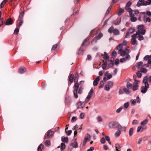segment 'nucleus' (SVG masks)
<instances>
[{
	"label": "nucleus",
	"mask_w": 151,
	"mask_h": 151,
	"mask_svg": "<svg viewBox=\"0 0 151 151\" xmlns=\"http://www.w3.org/2000/svg\"><path fill=\"white\" fill-rule=\"evenodd\" d=\"M147 81L148 77L146 76L144 78L143 80V83L144 84V86H142L140 88L141 92L142 93H146L149 88V85Z\"/></svg>",
	"instance_id": "1"
},
{
	"label": "nucleus",
	"mask_w": 151,
	"mask_h": 151,
	"mask_svg": "<svg viewBox=\"0 0 151 151\" xmlns=\"http://www.w3.org/2000/svg\"><path fill=\"white\" fill-rule=\"evenodd\" d=\"M123 46V44L122 43L120 44L116 47V49L119 50L118 51V53L122 57L124 56L126 54H128L129 52V50L127 49H126L124 50L122 49Z\"/></svg>",
	"instance_id": "2"
},
{
	"label": "nucleus",
	"mask_w": 151,
	"mask_h": 151,
	"mask_svg": "<svg viewBox=\"0 0 151 151\" xmlns=\"http://www.w3.org/2000/svg\"><path fill=\"white\" fill-rule=\"evenodd\" d=\"M79 87V85L78 83H75L74 86L73 87V94L74 97L77 99L78 98V95L77 94V91Z\"/></svg>",
	"instance_id": "3"
},
{
	"label": "nucleus",
	"mask_w": 151,
	"mask_h": 151,
	"mask_svg": "<svg viewBox=\"0 0 151 151\" xmlns=\"http://www.w3.org/2000/svg\"><path fill=\"white\" fill-rule=\"evenodd\" d=\"M108 71H106L105 72L104 75L103 80L104 81H106L107 80L110 79L112 77V73L111 74H108Z\"/></svg>",
	"instance_id": "4"
},
{
	"label": "nucleus",
	"mask_w": 151,
	"mask_h": 151,
	"mask_svg": "<svg viewBox=\"0 0 151 151\" xmlns=\"http://www.w3.org/2000/svg\"><path fill=\"white\" fill-rule=\"evenodd\" d=\"M143 14L144 15L143 18V21L145 23H146L147 22H150L151 21V18L149 17H146L145 15V12H142L140 13V15H141Z\"/></svg>",
	"instance_id": "5"
},
{
	"label": "nucleus",
	"mask_w": 151,
	"mask_h": 151,
	"mask_svg": "<svg viewBox=\"0 0 151 151\" xmlns=\"http://www.w3.org/2000/svg\"><path fill=\"white\" fill-rule=\"evenodd\" d=\"M137 35L134 34L132 36V38L131 40V42L133 45L137 44L136 37Z\"/></svg>",
	"instance_id": "6"
},
{
	"label": "nucleus",
	"mask_w": 151,
	"mask_h": 151,
	"mask_svg": "<svg viewBox=\"0 0 151 151\" xmlns=\"http://www.w3.org/2000/svg\"><path fill=\"white\" fill-rule=\"evenodd\" d=\"M130 58V56L129 54H127L125 58H123L120 59V62L121 63H123L127 60H129Z\"/></svg>",
	"instance_id": "7"
},
{
	"label": "nucleus",
	"mask_w": 151,
	"mask_h": 151,
	"mask_svg": "<svg viewBox=\"0 0 151 151\" xmlns=\"http://www.w3.org/2000/svg\"><path fill=\"white\" fill-rule=\"evenodd\" d=\"M139 83V81L138 80H135L133 84V91L136 90L138 87V84Z\"/></svg>",
	"instance_id": "8"
},
{
	"label": "nucleus",
	"mask_w": 151,
	"mask_h": 151,
	"mask_svg": "<svg viewBox=\"0 0 151 151\" xmlns=\"http://www.w3.org/2000/svg\"><path fill=\"white\" fill-rule=\"evenodd\" d=\"M91 136L88 134H87L85 136L84 139L83 140V145H85L87 141L90 140L91 138Z\"/></svg>",
	"instance_id": "9"
},
{
	"label": "nucleus",
	"mask_w": 151,
	"mask_h": 151,
	"mask_svg": "<svg viewBox=\"0 0 151 151\" xmlns=\"http://www.w3.org/2000/svg\"><path fill=\"white\" fill-rule=\"evenodd\" d=\"M85 104V103L84 102H79L77 103L76 106L78 108L82 109L84 107Z\"/></svg>",
	"instance_id": "10"
},
{
	"label": "nucleus",
	"mask_w": 151,
	"mask_h": 151,
	"mask_svg": "<svg viewBox=\"0 0 151 151\" xmlns=\"http://www.w3.org/2000/svg\"><path fill=\"white\" fill-rule=\"evenodd\" d=\"M135 30L134 28H131L130 29L129 31L127 33L125 37H128V36H129L131 34L135 32Z\"/></svg>",
	"instance_id": "11"
},
{
	"label": "nucleus",
	"mask_w": 151,
	"mask_h": 151,
	"mask_svg": "<svg viewBox=\"0 0 151 151\" xmlns=\"http://www.w3.org/2000/svg\"><path fill=\"white\" fill-rule=\"evenodd\" d=\"M53 134V132L51 130H48L46 133L47 138L49 139L52 137Z\"/></svg>",
	"instance_id": "12"
},
{
	"label": "nucleus",
	"mask_w": 151,
	"mask_h": 151,
	"mask_svg": "<svg viewBox=\"0 0 151 151\" xmlns=\"http://www.w3.org/2000/svg\"><path fill=\"white\" fill-rule=\"evenodd\" d=\"M144 26L143 25L141 24L137 26L138 30L136 31V34L139 35L140 34V32L141 30L143 29Z\"/></svg>",
	"instance_id": "13"
},
{
	"label": "nucleus",
	"mask_w": 151,
	"mask_h": 151,
	"mask_svg": "<svg viewBox=\"0 0 151 151\" xmlns=\"http://www.w3.org/2000/svg\"><path fill=\"white\" fill-rule=\"evenodd\" d=\"M26 71V68H25L22 67L20 68L18 70V72L19 73L22 74L25 72Z\"/></svg>",
	"instance_id": "14"
},
{
	"label": "nucleus",
	"mask_w": 151,
	"mask_h": 151,
	"mask_svg": "<svg viewBox=\"0 0 151 151\" xmlns=\"http://www.w3.org/2000/svg\"><path fill=\"white\" fill-rule=\"evenodd\" d=\"M71 145L73 147L76 148L78 147V144L76 142L74 141L70 143Z\"/></svg>",
	"instance_id": "15"
},
{
	"label": "nucleus",
	"mask_w": 151,
	"mask_h": 151,
	"mask_svg": "<svg viewBox=\"0 0 151 151\" xmlns=\"http://www.w3.org/2000/svg\"><path fill=\"white\" fill-rule=\"evenodd\" d=\"M103 36V35L102 33H100L98 36L97 37H96L94 38L93 40L91 41V43H93V41L95 40L96 39L97 40L100 39L101 37H102Z\"/></svg>",
	"instance_id": "16"
},
{
	"label": "nucleus",
	"mask_w": 151,
	"mask_h": 151,
	"mask_svg": "<svg viewBox=\"0 0 151 151\" xmlns=\"http://www.w3.org/2000/svg\"><path fill=\"white\" fill-rule=\"evenodd\" d=\"M12 24V19L11 18H9L6 20L5 25H9Z\"/></svg>",
	"instance_id": "17"
},
{
	"label": "nucleus",
	"mask_w": 151,
	"mask_h": 151,
	"mask_svg": "<svg viewBox=\"0 0 151 151\" xmlns=\"http://www.w3.org/2000/svg\"><path fill=\"white\" fill-rule=\"evenodd\" d=\"M110 63L108 65V68L106 69H108L112 67L114 65V60H110Z\"/></svg>",
	"instance_id": "18"
},
{
	"label": "nucleus",
	"mask_w": 151,
	"mask_h": 151,
	"mask_svg": "<svg viewBox=\"0 0 151 151\" xmlns=\"http://www.w3.org/2000/svg\"><path fill=\"white\" fill-rule=\"evenodd\" d=\"M61 140L62 142L67 143L68 142V137H65L64 136L61 137Z\"/></svg>",
	"instance_id": "19"
},
{
	"label": "nucleus",
	"mask_w": 151,
	"mask_h": 151,
	"mask_svg": "<svg viewBox=\"0 0 151 151\" xmlns=\"http://www.w3.org/2000/svg\"><path fill=\"white\" fill-rule=\"evenodd\" d=\"M74 76L73 74H70L68 77V80L70 83L73 82V79Z\"/></svg>",
	"instance_id": "20"
},
{
	"label": "nucleus",
	"mask_w": 151,
	"mask_h": 151,
	"mask_svg": "<svg viewBox=\"0 0 151 151\" xmlns=\"http://www.w3.org/2000/svg\"><path fill=\"white\" fill-rule=\"evenodd\" d=\"M148 121V120L147 118H146L144 120H143L142 121L141 123L140 124L141 125H144L146 124L147 123Z\"/></svg>",
	"instance_id": "21"
},
{
	"label": "nucleus",
	"mask_w": 151,
	"mask_h": 151,
	"mask_svg": "<svg viewBox=\"0 0 151 151\" xmlns=\"http://www.w3.org/2000/svg\"><path fill=\"white\" fill-rule=\"evenodd\" d=\"M145 2H144L143 3L140 2L139 1L137 2V6L138 7H139L141 6L142 5H145L146 6V5H145L144 4H146L145 3Z\"/></svg>",
	"instance_id": "22"
},
{
	"label": "nucleus",
	"mask_w": 151,
	"mask_h": 151,
	"mask_svg": "<svg viewBox=\"0 0 151 151\" xmlns=\"http://www.w3.org/2000/svg\"><path fill=\"white\" fill-rule=\"evenodd\" d=\"M140 71L142 73H145L147 72V70L144 68H141Z\"/></svg>",
	"instance_id": "23"
},
{
	"label": "nucleus",
	"mask_w": 151,
	"mask_h": 151,
	"mask_svg": "<svg viewBox=\"0 0 151 151\" xmlns=\"http://www.w3.org/2000/svg\"><path fill=\"white\" fill-rule=\"evenodd\" d=\"M121 133V131L120 130L117 131L115 134V137H117L119 136Z\"/></svg>",
	"instance_id": "24"
},
{
	"label": "nucleus",
	"mask_w": 151,
	"mask_h": 151,
	"mask_svg": "<svg viewBox=\"0 0 151 151\" xmlns=\"http://www.w3.org/2000/svg\"><path fill=\"white\" fill-rule=\"evenodd\" d=\"M133 130L134 129L133 128H130L129 130V135L130 136H131L132 135L133 133Z\"/></svg>",
	"instance_id": "25"
},
{
	"label": "nucleus",
	"mask_w": 151,
	"mask_h": 151,
	"mask_svg": "<svg viewBox=\"0 0 151 151\" xmlns=\"http://www.w3.org/2000/svg\"><path fill=\"white\" fill-rule=\"evenodd\" d=\"M123 90L127 94H129L130 93L129 90L127 88H123Z\"/></svg>",
	"instance_id": "26"
},
{
	"label": "nucleus",
	"mask_w": 151,
	"mask_h": 151,
	"mask_svg": "<svg viewBox=\"0 0 151 151\" xmlns=\"http://www.w3.org/2000/svg\"><path fill=\"white\" fill-rule=\"evenodd\" d=\"M107 63L106 62H104V63L102 65V68L103 70L106 69V68L107 67Z\"/></svg>",
	"instance_id": "27"
},
{
	"label": "nucleus",
	"mask_w": 151,
	"mask_h": 151,
	"mask_svg": "<svg viewBox=\"0 0 151 151\" xmlns=\"http://www.w3.org/2000/svg\"><path fill=\"white\" fill-rule=\"evenodd\" d=\"M113 33L116 35H118L119 34V32L118 29H115L113 30Z\"/></svg>",
	"instance_id": "28"
},
{
	"label": "nucleus",
	"mask_w": 151,
	"mask_h": 151,
	"mask_svg": "<svg viewBox=\"0 0 151 151\" xmlns=\"http://www.w3.org/2000/svg\"><path fill=\"white\" fill-rule=\"evenodd\" d=\"M116 151H120L119 149L120 148V146L118 144H116L115 145Z\"/></svg>",
	"instance_id": "29"
},
{
	"label": "nucleus",
	"mask_w": 151,
	"mask_h": 151,
	"mask_svg": "<svg viewBox=\"0 0 151 151\" xmlns=\"http://www.w3.org/2000/svg\"><path fill=\"white\" fill-rule=\"evenodd\" d=\"M124 12V10L123 9L120 8L119 9V11L118 13V14L119 16L121 15Z\"/></svg>",
	"instance_id": "30"
},
{
	"label": "nucleus",
	"mask_w": 151,
	"mask_h": 151,
	"mask_svg": "<svg viewBox=\"0 0 151 151\" xmlns=\"http://www.w3.org/2000/svg\"><path fill=\"white\" fill-rule=\"evenodd\" d=\"M115 125L116 126V127L118 129H120L122 128V126L121 125L119 124L118 123H116Z\"/></svg>",
	"instance_id": "31"
},
{
	"label": "nucleus",
	"mask_w": 151,
	"mask_h": 151,
	"mask_svg": "<svg viewBox=\"0 0 151 151\" xmlns=\"http://www.w3.org/2000/svg\"><path fill=\"white\" fill-rule=\"evenodd\" d=\"M109 58V56L107 53L106 52H104V60H107Z\"/></svg>",
	"instance_id": "32"
},
{
	"label": "nucleus",
	"mask_w": 151,
	"mask_h": 151,
	"mask_svg": "<svg viewBox=\"0 0 151 151\" xmlns=\"http://www.w3.org/2000/svg\"><path fill=\"white\" fill-rule=\"evenodd\" d=\"M142 64L143 63L142 62H140L136 63V66L138 68H139L140 66L142 65Z\"/></svg>",
	"instance_id": "33"
},
{
	"label": "nucleus",
	"mask_w": 151,
	"mask_h": 151,
	"mask_svg": "<svg viewBox=\"0 0 151 151\" xmlns=\"http://www.w3.org/2000/svg\"><path fill=\"white\" fill-rule=\"evenodd\" d=\"M43 146L41 144H40L38 147L37 148L38 151H41L42 149H43Z\"/></svg>",
	"instance_id": "34"
},
{
	"label": "nucleus",
	"mask_w": 151,
	"mask_h": 151,
	"mask_svg": "<svg viewBox=\"0 0 151 151\" xmlns=\"http://www.w3.org/2000/svg\"><path fill=\"white\" fill-rule=\"evenodd\" d=\"M137 75L138 78H140L141 77L142 75V74L141 73V72L140 71H139L137 73Z\"/></svg>",
	"instance_id": "35"
},
{
	"label": "nucleus",
	"mask_w": 151,
	"mask_h": 151,
	"mask_svg": "<svg viewBox=\"0 0 151 151\" xmlns=\"http://www.w3.org/2000/svg\"><path fill=\"white\" fill-rule=\"evenodd\" d=\"M138 35V36L137 37V39L141 41L144 39V37L142 35H140L139 34Z\"/></svg>",
	"instance_id": "36"
},
{
	"label": "nucleus",
	"mask_w": 151,
	"mask_h": 151,
	"mask_svg": "<svg viewBox=\"0 0 151 151\" xmlns=\"http://www.w3.org/2000/svg\"><path fill=\"white\" fill-rule=\"evenodd\" d=\"M104 84V81H100V83L99 84V88H101L103 87Z\"/></svg>",
	"instance_id": "37"
},
{
	"label": "nucleus",
	"mask_w": 151,
	"mask_h": 151,
	"mask_svg": "<svg viewBox=\"0 0 151 151\" xmlns=\"http://www.w3.org/2000/svg\"><path fill=\"white\" fill-rule=\"evenodd\" d=\"M78 75L77 73H76L75 75V78H74V82H76V83H77V82L78 81Z\"/></svg>",
	"instance_id": "38"
},
{
	"label": "nucleus",
	"mask_w": 151,
	"mask_h": 151,
	"mask_svg": "<svg viewBox=\"0 0 151 151\" xmlns=\"http://www.w3.org/2000/svg\"><path fill=\"white\" fill-rule=\"evenodd\" d=\"M45 146H50V142L49 140H47L45 143Z\"/></svg>",
	"instance_id": "39"
},
{
	"label": "nucleus",
	"mask_w": 151,
	"mask_h": 151,
	"mask_svg": "<svg viewBox=\"0 0 151 151\" xmlns=\"http://www.w3.org/2000/svg\"><path fill=\"white\" fill-rule=\"evenodd\" d=\"M22 19H21V18L20 16V17L19 19V20L20 21V22H19V26H21L23 22Z\"/></svg>",
	"instance_id": "40"
},
{
	"label": "nucleus",
	"mask_w": 151,
	"mask_h": 151,
	"mask_svg": "<svg viewBox=\"0 0 151 151\" xmlns=\"http://www.w3.org/2000/svg\"><path fill=\"white\" fill-rule=\"evenodd\" d=\"M123 109L122 106H121L118 109H117L116 111L117 113H119Z\"/></svg>",
	"instance_id": "41"
},
{
	"label": "nucleus",
	"mask_w": 151,
	"mask_h": 151,
	"mask_svg": "<svg viewBox=\"0 0 151 151\" xmlns=\"http://www.w3.org/2000/svg\"><path fill=\"white\" fill-rule=\"evenodd\" d=\"M113 26H111L108 29V31L109 33H111L112 32H113Z\"/></svg>",
	"instance_id": "42"
},
{
	"label": "nucleus",
	"mask_w": 151,
	"mask_h": 151,
	"mask_svg": "<svg viewBox=\"0 0 151 151\" xmlns=\"http://www.w3.org/2000/svg\"><path fill=\"white\" fill-rule=\"evenodd\" d=\"M107 84L110 87H111L113 86V83L111 81H109L108 82Z\"/></svg>",
	"instance_id": "43"
},
{
	"label": "nucleus",
	"mask_w": 151,
	"mask_h": 151,
	"mask_svg": "<svg viewBox=\"0 0 151 151\" xmlns=\"http://www.w3.org/2000/svg\"><path fill=\"white\" fill-rule=\"evenodd\" d=\"M110 87L107 84L105 85L104 87V89L107 91H109Z\"/></svg>",
	"instance_id": "44"
},
{
	"label": "nucleus",
	"mask_w": 151,
	"mask_h": 151,
	"mask_svg": "<svg viewBox=\"0 0 151 151\" xmlns=\"http://www.w3.org/2000/svg\"><path fill=\"white\" fill-rule=\"evenodd\" d=\"M129 105V103L127 102L125 103L124 104V107L125 108H127Z\"/></svg>",
	"instance_id": "45"
},
{
	"label": "nucleus",
	"mask_w": 151,
	"mask_h": 151,
	"mask_svg": "<svg viewBox=\"0 0 151 151\" xmlns=\"http://www.w3.org/2000/svg\"><path fill=\"white\" fill-rule=\"evenodd\" d=\"M130 101L131 103V104L132 105H134L136 103V99H132Z\"/></svg>",
	"instance_id": "46"
},
{
	"label": "nucleus",
	"mask_w": 151,
	"mask_h": 151,
	"mask_svg": "<svg viewBox=\"0 0 151 151\" xmlns=\"http://www.w3.org/2000/svg\"><path fill=\"white\" fill-rule=\"evenodd\" d=\"M88 40V37L86 38L84 40L81 46H83L85 45V44L86 42H87V41Z\"/></svg>",
	"instance_id": "47"
},
{
	"label": "nucleus",
	"mask_w": 151,
	"mask_h": 151,
	"mask_svg": "<svg viewBox=\"0 0 151 151\" xmlns=\"http://www.w3.org/2000/svg\"><path fill=\"white\" fill-rule=\"evenodd\" d=\"M137 19L136 17H131V20L132 22H134L137 21Z\"/></svg>",
	"instance_id": "48"
},
{
	"label": "nucleus",
	"mask_w": 151,
	"mask_h": 151,
	"mask_svg": "<svg viewBox=\"0 0 151 151\" xmlns=\"http://www.w3.org/2000/svg\"><path fill=\"white\" fill-rule=\"evenodd\" d=\"M125 8L127 11L129 12V13L133 11L129 7H126Z\"/></svg>",
	"instance_id": "49"
},
{
	"label": "nucleus",
	"mask_w": 151,
	"mask_h": 151,
	"mask_svg": "<svg viewBox=\"0 0 151 151\" xmlns=\"http://www.w3.org/2000/svg\"><path fill=\"white\" fill-rule=\"evenodd\" d=\"M61 149L62 150L64 149L65 147V144L62 143L61 144Z\"/></svg>",
	"instance_id": "50"
},
{
	"label": "nucleus",
	"mask_w": 151,
	"mask_h": 151,
	"mask_svg": "<svg viewBox=\"0 0 151 151\" xmlns=\"http://www.w3.org/2000/svg\"><path fill=\"white\" fill-rule=\"evenodd\" d=\"M132 86V84L129 83H128L127 84V87L129 88H131Z\"/></svg>",
	"instance_id": "51"
},
{
	"label": "nucleus",
	"mask_w": 151,
	"mask_h": 151,
	"mask_svg": "<svg viewBox=\"0 0 151 151\" xmlns=\"http://www.w3.org/2000/svg\"><path fill=\"white\" fill-rule=\"evenodd\" d=\"M19 32V29L18 28H16L14 31V34L17 35Z\"/></svg>",
	"instance_id": "52"
},
{
	"label": "nucleus",
	"mask_w": 151,
	"mask_h": 151,
	"mask_svg": "<svg viewBox=\"0 0 151 151\" xmlns=\"http://www.w3.org/2000/svg\"><path fill=\"white\" fill-rule=\"evenodd\" d=\"M145 33V30L144 29L141 30L140 32V33L142 35H144Z\"/></svg>",
	"instance_id": "53"
},
{
	"label": "nucleus",
	"mask_w": 151,
	"mask_h": 151,
	"mask_svg": "<svg viewBox=\"0 0 151 151\" xmlns=\"http://www.w3.org/2000/svg\"><path fill=\"white\" fill-rule=\"evenodd\" d=\"M77 120V118L75 116H73L71 119V122H74L76 121Z\"/></svg>",
	"instance_id": "54"
},
{
	"label": "nucleus",
	"mask_w": 151,
	"mask_h": 151,
	"mask_svg": "<svg viewBox=\"0 0 151 151\" xmlns=\"http://www.w3.org/2000/svg\"><path fill=\"white\" fill-rule=\"evenodd\" d=\"M145 3L146 4H144L145 5H148L150 4H151V0H148L146 1H145Z\"/></svg>",
	"instance_id": "55"
},
{
	"label": "nucleus",
	"mask_w": 151,
	"mask_h": 151,
	"mask_svg": "<svg viewBox=\"0 0 151 151\" xmlns=\"http://www.w3.org/2000/svg\"><path fill=\"white\" fill-rule=\"evenodd\" d=\"M85 114L84 113H81L80 115V117L81 119H83L84 117Z\"/></svg>",
	"instance_id": "56"
},
{
	"label": "nucleus",
	"mask_w": 151,
	"mask_h": 151,
	"mask_svg": "<svg viewBox=\"0 0 151 151\" xmlns=\"http://www.w3.org/2000/svg\"><path fill=\"white\" fill-rule=\"evenodd\" d=\"M6 3V1H5V0L3 1L1 3L0 5L1 8H2L4 6V4Z\"/></svg>",
	"instance_id": "57"
},
{
	"label": "nucleus",
	"mask_w": 151,
	"mask_h": 151,
	"mask_svg": "<svg viewBox=\"0 0 151 151\" xmlns=\"http://www.w3.org/2000/svg\"><path fill=\"white\" fill-rule=\"evenodd\" d=\"M139 122H138L136 120H134L132 122V124H138Z\"/></svg>",
	"instance_id": "58"
},
{
	"label": "nucleus",
	"mask_w": 151,
	"mask_h": 151,
	"mask_svg": "<svg viewBox=\"0 0 151 151\" xmlns=\"http://www.w3.org/2000/svg\"><path fill=\"white\" fill-rule=\"evenodd\" d=\"M142 138H139L137 142V144L138 145H139L141 143V142L142 141Z\"/></svg>",
	"instance_id": "59"
},
{
	"label": "nucleus",
	"mask_w": 151,
	"mask_h": 151,
	"mask_svg": "<svg viewBox=\"0 0 151 151\" xmlns=\"http://www.w3.org/2000/svg\"><path fill=\"white\" fill-rule=\"evenodd\" d=\"M66 132L67 133V135L68 136L70 135L72 133V131L71 130H69L67 131H66Z\"/></svg>",
	"instance_id": "60"
},
{
	"label": "nucleus",
	"mask_w": 151,
	"mask_h": 151,
	"mask_svg": "<svg viewBox=\"0 0 151 151\" xmlns=\"http://www.w3.org/2000/svg\"><path fill=\"white\" fill-rule=\"evenodd\" d=\"M97 120L99 122H101L102 121V119L100 116H98L97 118Z\"/></svg>",
	"instance_id": "61"
},
{
	"label": "nucleus",
	"mask_w": 151,
	"mask_h": 151,
	"mask_svg": "<svg viewBox=\"0 0 151 151\" xmlns=\"http://www.w3.org/2000/svg\"><path fill=\"white\" fill-rule=\"evenodd\" d=\"M145 14H147V15L149 16L150 17H151V12L150 11H147L145 13Z\"/></svg>",
	"instance_id": "62"
},
{
	"label": "nucleus",
	"mask_w": 151,
	"mask_h": 151,
	"mask_svg": "<svg viewBox=\"0 0 151 151\" xmlns=\"http://www.w3.org/2000/svg\"><path fill=\"white\" fill-rule=\"evenodd\" d=\"M101 142L102 144H104L105 142V140L104 137H102L101 139Z\"/></svg>",
	"instance_id": "63"
},
{
	"label": "nucleus",
	"mask_w": 151,
	"mask_h": 151,
	"mask_svg": "<svg viewBox=\"0 0 151 151\" xmlns=\"http://www.w3.org/2000/svg\"><path fill=\"white\" fill-rule=\"evenodd\" d=\"M136 100L138 103H139L140 102V100L138 96L137 97Z\"/></svg>",
	"instance_id": "64"
}]
</instances>
